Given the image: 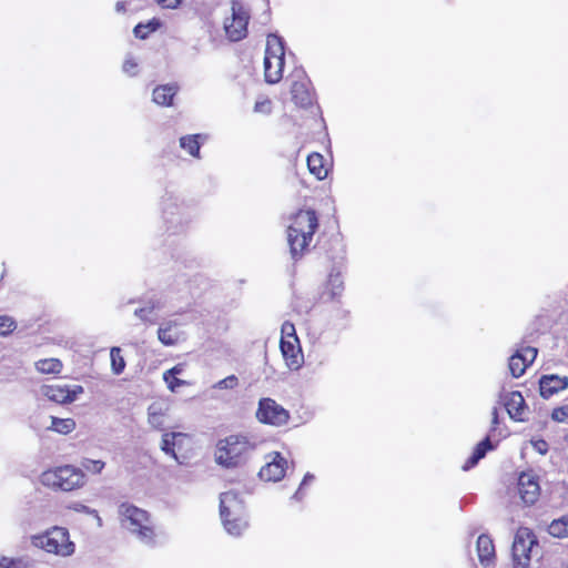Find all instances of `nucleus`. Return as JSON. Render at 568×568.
Listing matches in <instances>:
<instances>
[{"label":"nucleus","mask_w":568,"mask_h":568,"mask_svg":"<svg viewBox=\"0 0 568 568\" xmlns=\"http://www.w3.org/2000/svg\"><path fill=\"white\" fill-rule=\"evenodd\" d=\"M40 392L54 403H70L69 386L67 385H43Z\"/></svg>","instance_id":"20"},{"label":"nucleus","mask_w":568,"mask_h":568,"mask_svg":"<svg viewBox=\"0 0 568 568\" xmlns=\"http://www.w3.org/2000/svg\"><path fill=\"white\" fill-rule=\"evenodd\" d=\"M256 112L268 113L271 111V102L268 100L257 101L254 105Z\"/></svg>","instance_id":"45"},{"label":"nucleus","mask_w":568,"mask_h":568,"mask_svg":"<svg viewBox=\"0 0 568 568\" xmlns=\"http://www.w3.org/2000/svg\"><path fill=\"white\" fill-rule=\"evenodd\" d=\"M16 327V323L11 317L0 316V335H7Z\"/></svg>","instance_id":"38"},{"label":"nucleus","mask_w":568,"mask_h":568,"mask_svg":"<svg viewBox=\"0 0 568 568\" xmlns=\"http://www.w3.org/2000/svg\"><path fill=\"white\" fill-rule=\"evenodd\" d=\"M271 460L261 468L258 475L261 479L267 481H278L285 475L287 462L281 456L280 453L275 452L270 455Z\"/></svg>","instance_id":"13"},{"label":"nucleus","mask_w":568,"mask_h":568,"mask_svg":"<svg viewBox=\"0 0 568 568\" xmlns=\"http://www.w3.org/2000/svg\"><path fill=\"white\" fill-rule=\"evenodd\" d=\"M4 568H33V564L23 558H9L4 560Z\"/></svg>","instance_id":"35"},{"label":"nucleus","mask_w":568,"mask_h":568,"mask_svg":"<svg viewBox=\"0 0 568 568\" xmlns=\"http://www.w3.org/2000/svg\"><path fill=\"white\" fill-rule=\"evenodd\" d=\"M168 409H169L168 406L162 403H159V402L152 403L148 407L149 424L153 428L161 430L164 426V417L166 416Z\"/></svg>","instance_id":"22"},{"label":"nucleus","mask_w":568,"mask_h":568,"mask_svg":"<svg viewBox=\"0 0 568 568\" xmlns=\"http://www.w3.org/2000/svg\"><path fill=\"white\" fill-rule=\"evenodd\" d=\"M32 545L60 557L74 554L75 545L70 540L67 528L54 526L41 535L32 537Z\"/></svg>","instance_id":"6"},{"label":"nucleus","mask_w":568,"mask_h":568,"mask_svg":"<svg viewBox=\"0 0 568 568\" xmlns=\"http://www.w3.org/2000/svg\"><path fill=\"white\" fill-rule=\"evenodd\" d=\"M51 425L48 427L59 434H70L75 428V422L72 418H58L51 416Z\"/></svg>","instance_id":"28"},{"label":"nucleus","mask_w":568,"mask_h":568,"mask_svg":"<svg viewBox=\"0 0 568 568\" xmlns=\"http://www.w3.org/2000/svg\"><path fill=\"white\" fill-rule=\"evenodd\" d=\"M231 10L232 17L225 20L224 29L231 41H240L245 38L247 33L248 11L239 0H232Z\"/></svg>","instance_id":"9"},{"label":"nucleus","mask_w":568,"mask_h":568,"mask_svg":"<svg viewBox=\"0 0 568 568\" xmlns=\"http://www.w3.org/2000/svg\"><path fill=\"white\" fill-rule=\"evenodd\" d=\"M83 393V387L80 385H74L72 388L69 387L70 403L75 400L79 394Z\"/></svg>","instance_id":"48"},{"label":"nucleus","mask_w":568,"mask_h":568,"mask_svg":"<svg viewBox=\"0 0 568 568\" xmlns=\"http://www.w3.org/2000/svg\"><path fill=\"white\" fill-rule=\"evenodd\" d=\"M182 0H156V2L168 9H175L181 4Z\"/></svg>","instance_id":"46"},{"label":"nucleus","mask_w":568,"mask_h":568,"mask_svg":"<svg viewBox=\"0 0 568 568\" xmlns=\"http://www.w3.org/2000/svg\"><path fill=\"white\" fill-rule=\"evenodd\" d=\"M538 540L531 529L520 527L513 542L514 568H531L530 559Z\"/></svg>","instance_id":"8"},{"label":"nucleus","mask_w":568,"mask_h":568,"mask_svg":"<svg viewBox=\"0 0 568 568\" xmlns=\"http://www.w3.org/2000/svg\"><path fill=\"white\" fill-rule=\"evenodd\" d=\"M500 398L510 418L520 422L525 419L526 405L525 399L519 392H511L505 395L501 394Z\"/></svg>","instance_id":"15"},{"label":"nucleus","mask_w":568,"mask_h":568,"mask_svg":"<svg viewBox=\"0 0 568 568\" xmlns=\"http://www.w3.org/2000/svg\"><path fill=\"white\" fill-rule=\"evenodd\" d=\"M568 387V377L558 375H545L539 381L541 397L548 399L552 395Z\"/></svg>","instance_id":"16"},{"label":"nucleus","mask_w":568,"mask_h":568,"mask_svg":"<svg viewBox=\"0 0 568 568\" xmlns=\"http://www.w3.org/2000/svg\"><path fill=\"white\" fill-rule=\"evenodd\" d=\"M138 62L132 57H128L123 62L122 69L126 74L135 75L138 73Z\"/></svg>","instance_id":"40"},{"label":"nucleus","mask_w":568,"mask_h":568,"mask_svg":"<svg viewBox=\"0 0 568 568\" xmlns=\"http://www.w3.org/2000/svg\"><path fill=\"white\" fill-rule=\"evenodd\" d=\"M40 480L48 488L72 491L85 485L87 476L82 469L73 465H63L44 470Z\"/></svg>","instance_id":"5"},{"label":"nucleus","mask_w":568,"mask_h":568,"mask_svg":"<svg viewBox=\"0 0 568 568\" xmlns=\"http://www.w3.org/2000/svg\"><path fill=\"white\" fill-rule=\"evenodd\" d=\"M291 88L292 98L295 104L307 108L313 103V94L310 90V81L303 70H296L293 74Z\"/></svg>","instance_id":"11"},{"label":"nucleus","mask_w":568,"mask_h":568,"mask_svg":"<svg viewBox=\"0 0 568 568\" xmlns=\"http://www.w3.org/2000/svg\"><path fill=\"white\" fill-rule=\"evenodd\" d=\"M491 415H493L491 423H493V425L495 427L498 424V410H497L496 407H494Z\"/></svg>","instance_id":"51"},{"label":"nucleus","mask_w":568,"mask_h":568,"mask_svg":"<svg viewBox=\"0 0 568 568\" xmlns=\"http://www.w3.org/2000/svg\"><path fill=\"white\" fill-rule=\"evenodd\" d=\"M104 466H105V463L102 460L84 458L81 462L80 469H82L83 471L87 470L92 474H100L103 470Z\"/></svg>","instance_id":"32"},{"label":"nucleus","mask_w":568,"mask_h":568,"mask_svg":"<svg viewBox=\"0 0 568 568\" xmlns=\"http://www.w3.org/2000/svg\"><path fill=\"white\" fill-rule=\"evenodd\" d=\"M313 480H314V475L307 473L304 476V478H303L297 491L294 494L293 498L296 500H300L302 498V491H303L304 486H306L307 484H310Z\"/></svg>","instance_id":"42"},{"label":"nucleus","mask_w":568,"mask_h":568,"mask_svg":"<svg viewBox=\"0 0 568 568\" xmlns=\"http://www.w3.org/2000/svg\"><path fill=\"white\" fill-rule=\"evenodd\" d=\"M163 379L166 383L168 388L171 392H175L180 386H183V385L186 384L185 381L180 379L176 376H169V377L168 376L166 377L163 376Z\"/></svg>","instance_id":"41"},{"label":"nucleus","mask_w":568,"mask_h":568,"mask_svg":"<svg viewBox=\"0 0 568 568\" xmlns=\"http://www.w3.org/2000/svg\"><path fill=\"white\" fill-rule=\"evenodd\" d=\"M179 87L174 83L159 85L153 90V101L158 105L169 106L176 94Z\"/></svg>","instance_id":"21"},{"label":"nucleus","mask_w":568,"mask_h":568,"mask_svg":"<svg viewBox=\"0 0 568 568\" xmlns=\"http://www.w3.org/2000/svg\"><path fill=\"white\" fill-rule=\"evenodd\" d=\"M220 515L225 530L232 536H240L247 527L244 501L235 491L221 494Z\"/></svg>","instance_id":"4"},{"label":"nucleus","mask_w":568,"mask_h":568,"mask_svg":"<svg viewBox=\"0 0 568 568\" xmlns=\"http://www.w3.org/2000/svg\"><path fill=\"white\" fill-rule=\"evenodd\" d=\"M478 558L483 565H488L495 557L493 540L487 535H480L477 539Z\"/></svg>","instance_id":"23"},{"label":"nucleus","mask_w":568,"mask_h":568,"mask_svg":"<svg viewBox=\"0 0 568 568\" xmlns=\"http://www.w3.org/2000/svg\"><path fill=\"white\" fill-rule=\"evenodd\" d=\"M256 418L260 423L283 426L288 422L290 413L273 398H261L256 410Z\"/></svg>","instance_id":"10"},{"label":"nucleus","mask_w":568,"mask_h":568,"mask_svg":"<svg viewBox=\"0 0 568 568\" xmlns=\"http://www.w3.org/2000/svg\"><path fill=\"white\" fill-rule=\"evenodd\" d=\"M239 386V378L235 375H229L227 377L213 384V389H234Z\"/></svg>","instance_id":"33"},{"label":"nucleus","mask_w":568,"mask_h":568,"mask_svg":"<svg viewBox=\"0 0 568 568\" xmlns=\"http://www.w3.org/2000/svg\"><path fill=\"white\" fill-rule=\"evenodd\" d=\"M7 559H8V557H4V556L0 557V568H4V565H6L4 560H7Z\"/></svg>","instance_id":"52"},{"label":"nucleus","mask_w":568,"mask_h":568,"mask_svg":"<svg viewBox=\"0 0 568 568\" xmlns=\"http://www.w3.org/2000/svg\"><path fill=\"white\" fill-rule=\"evenodd\" d=\"M257 447L255 438L235 434L220 439L216 444L215 462L225 468L244 465Z\"/></svg>","instance_id":"2"},{"label":"nucleus","mask_w":568,"mask_h":568,"mask_svg":"<svg viewBox=\"0 0 568 568\" xmlns=\"http://www.w3.org/2000/svg\"><path fill=\"white\" fill-rule=\"evenodd\" d=\"M62 367L63 365L58 358H44L36 362V368L41 374H59Z\"/></svg>","instance_id":"27"},{"label":"nucleus","mask_w":568,"mask_h":568,"mask_svg":"<svg viewBox=\"0 0 568 568\" xmlns=\"http://www.w3.org/2000/svg\"><path fill=\"white\" fill-rule=\"evenodd\" d=\"M547 444L546 442L544 440H540L539 443L536 444V449L540 453V454H546L547 453Z\"/></svg>","instance_id":"50"},{"label":"nucleus","mask_w":568,"mask_h":568,"mask_svg":"<svg viewBox=\"0 0 568 568\" xmlns=\"http://www.w3.org/2000/svg\"><path fill=\"white\" fill-rule=\"evenodd\" d=\"M186 437V434L180 432L164 433L162 435V440L160 445L161 450L164 452L166 455L172 456L175 460L179 462V457L175 453V449H180L182 447V442Z\"/></svg>","instance_id":"18"},{"label":"nucleus","mask_w":568,"mask_h":568,"mask_svg":"<svg viewBox=\"0 0 568 568\" xmlns=\"http://www.w3.org/2000/svg\"><path fill=\"white\" fill-rule=\"evenodd\" d=\"M122 526L133 534L140 541L153 545L155 539L154 525L146 510L134 505L123 503L119 506Z\"/></svg>","instance_id":"3"},{"label":"nucleus","mask_w":568,"mask_h":568,"mask_svg":"<svg viewBox=\"0 0 568 568\" xmlns=\"http://www.w3.org/2000/svg\"><path fill=\"white\" fill-rule=\"evenodd\" d=\"M281 334H282L281 338H284V339H291V338L297 337L294 324L288 321H286L282 324Z\"/></svg>","instance_id":"39"},{"label":"nucleus","mask_w":568,"mask_h":568,"mask_svg":"<svg viewBox=\"0 0 568 568\" xmlns=\"http://www.w3.org/2000/svg\"><path fill=\"white\" fill-rule=\"evenodd\" d=\"M180 324L174 320L164 321L158 328V339L164 346H174L185 339L184 333L179 328Z\"/></svg>","instance_id":"14"},{"label":"nucleus","mask_w":568,"mask_h":568,"mask_svg":"<svg viewBox=\"0 0 568 568\" xmlns=\"http://www.w3.org/2000/svg\"><path fill=\"white\" fill-rule=\"evenodd\" d=\"M184 371V366L182 364H178L175 366H173L172 368L165 371L163 373L164 377H169V376H178L180 374H182Z\"/></svg>","instance_id":"47"},{"label":"nucleus","mask_w":568,"mask_h":568,"mask_svg":"<svg viewBox=\"0 0 568 568\" xmlns=\"http://www.w3.org/2000/svg\"><path fill=\"white\" fill-rule=\"evenodd\" d=\"M491 449H494V446L491 445L489 437L484 438L476 445L471 456L464 464L463 469L468 470L473 468L481 458L485 457L487 452Z\"/></svg>","instance_id":"24"},{"label":"nucleus","mask_w":568,"mask_h":568,"mask_svg":"<svg viewBox=\"0 0 568 568\" xmlns=\"http://www.w3.org/2000/svg\"><path fill=\"white\" fill-rule=\"evenodd\" d=\"M518 493L526 505H534L540 495V486L532 473H521L518 478Z\"/></svg>","instance_id":"12"},{"label":"nucleus","mask_w":568,"mask_h":568,"mask_svg":"<svg viewBox=\"0 0 568 568\" xmlns=\"http://www.w3.org/2000/svg\"><path fill=\"white\" fill-rule=\"evenodd\" d=\"M284 44L280 37L270 34L267 37L264 57V75L268 83H277L282 79L284 67Z\"/></svg>","instance_id":"7"},{"label":"nucleus","mask_w":568,"mask_h":568,"mask_svg":"<svg viewBox=\"0 0 568 568\" xmlns=\"http://www.w3.org/2000/svg\"><path fill=\"white\" fill-rule=\"evenodd\" d=\"M307 166L310 172L318 180L327 176V169L324 165V158L320 153H312L307 156Z\"/></svg>","instance_id":"25"},{"label":"nucleus","mask_w":568,"mask_h":568,"mask_svg":"<svg viewBox=\"0 0 568 568\" xmlns=\"http://www.w3.org/2000/svg\"><path fill=\"white\" fill-rule=\"evenodd\" d=\"M134 36L139 39H145L150 31H149V26H144V23H139L134 27Z\"/></svg>","instance_id":"43"},{"label":"nucleus","mask_w":568,"mask_h":568,"mask_svg":"<svg viewBox=\"0 0 568 568\" xmlns=\"http://www.w3.org/2000/svg\"><path fill=\"white\" fill-rule=\"evenodd\" d=\"M162 308L159 300H149L144 306L138 307L134 315L143 323L153 325L158 321V312Z\"/></svg>","instance_id":"19"},{"label":"nucleus","mask_w":568,"mask_h":568,"mask_svg":"<svg viewBox=\"0 0 568 568\" xmlns=\"http://www.w3.org/2000/svg\"><path fill=\"white\" fill-rule=\"evenodd\" d=\"M508 367L510 374L517 378L525 373L526 368L528 367V364L526 363V361H524V357H521V355L518 352H516L510 356Z\"/></svg>","instance_id":"30"},{"label":"nucleus","mask_w":568,"mask_h":568,"mask_svg":"<svg viewBox=\"0 0 568 568\" xmlns=\"http://www.w3.org/2000/svg\"><path fill=\"white\" fill-rule=\"evenodd\" d=\"M144 26H149V31L153 32L160 27V22L155 19L149 21L148 23H144Z\"/></svg>","instance_id":"49"},{"label":"nucleus","mask_w":568,"mask_h":568,"mask_svg":"<svg viewBox=\"0 0 568 568\" xmlns=\"http://www.w3.org/2000/svg\"><path fill=\"white\" fill-rule=\"evenodd\" d=\"M548 532L557 538H568V516H562L550 523Z\"/></svg>","instance_id":"29"},{"label":"nucleus","mask_w":568,"mask_h":568,"mask_svg":"<svg viewBox=\"0 0 568 568\" xmlns=\"http://www.w3.org/2000/svg\"><path fill=\"white\" fill-rule=\"evenodd\" d=\"M281 351L290 368H298L303 358L298 337L281 338Z\"/></svg>","instance_id":"17"},{"label":"nucleus","mask_w":568,"mask_h":568,"mask_svg":"<svg viewBox=\"0 0 568 568\" xmlns=\"http://www.w3.org/2000/svg\"><path fill=\"white\" fill-rule=\"evenodd\" d=\"M517 352L521 355V357H524V361H526L528 365L532 364L537 356V348L531 346L521 347Z\"/></svg>","instance_id":"37"},{"label":"nucleus","mask_w":568,"mask_h":568,"mask_svg":"<svg viewBox=\"0 0 568 568\" xmlns=\"http://www.w3.org/2000/svg\"><path fill=\"white\" fill-rule=\"evenodd\" d=\"M318 227V217L313 210H301L291 219L287 227V243L294 261H298L308 250Z\"/></svg>","instance_id":"1"},{"label":"nucleus","mask_w":568,"mask_h":568,"mask_svg":"<svg viewBox=\"0 0 568 568\" xmlns=\"http://www.w3.org/2000/svg\"><path fill=\"white\" fill-rule=\"evenodd\" d=\"M111 369L114 375H120L125 368V361L121 354L120 347H112L110 351Z\"/></svg>","instance_id":"31"},{"label":"nucleus","mask_w":568,"mask_h":568,"mask_svg":"<svg viewBox=\"0 0 568 568\" xmlns=\"http://www.w3.org/2000/svg\"><path fill=\"white\" fill-rule=\"evenodd\" d=\"M123 9H124V3H122V2H118V3H116V10H118V11H121V10H123Z\"/></svg>","instance_id":"53"},{"label":"nucleus","mask_w":568,"mask_h":568,"mask_svg":"<svg viewBox=\"0 0 568 568\" xmlns=\"http://www.w3.org/2000/svg\"><path fill=\"white\" fill-rule=\"evenodd\" d=\"M202 139L201 134H190L180 138V146L185 150L190 155L200 158V148Z\"/></svg>","instance_id":"26"},{"label":"nucleus","mask_w":568,"mask_h":568,"mask_svg":"<svg viewBox=\"0 0 568 568\" xmlns=\"http://www.w3.org/2000/svg\"><path fill=\"white\" fill-rule=\"evenodd\" d=\"M70 509L77 511V513H84V514H97L94 509H91L90 507L81 504V503H73L69 506Z\"/></svg>","instance_id":"44"},{"label":"nucleus","mask_w":568,"mask_h":568,"mask_svg":"<svg viewBox=\"0 0 568 568\" xmlns=\"http://www.w3.org/2000/svg\"><path fill=\"white\" fill-rule=\"evenodd\" d=\"M551 418L558 423H568V405L554 408Z\"/></svg>","instance_id":"36"},{"label":"nucleus","mask_w":568,"mask_h":568,"mask_svg":"<svg viewBox=\"0 0 568 568\" xmlns=\"http://www.w3.org/2000/svg\"><path fill=\"white\" fill-rule=\"evenodd\" d=\"M332 298L338 296L343 291V281L338 274H331L328 280Z\"/></svg>","instance_id":"34"}]
</instances>
